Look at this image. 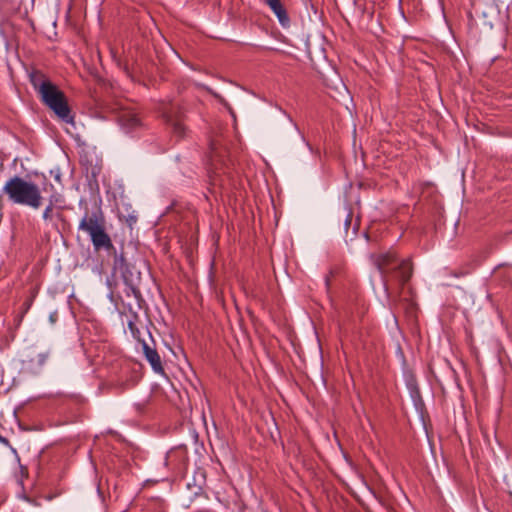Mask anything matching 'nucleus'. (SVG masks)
I'll return each mask as SVG.
<instances>
[{"label":"nucleus","instance_id":"obj_1","mask_svg":"<svg viewBox=\"0 0 512 512\" xmlns=\"http://www.w3.org/2000/svg\"><path fill=\"white\" fill-rule=\"evenodd\" d=\"M29 78L41 101L57 118L67 124H74V116L64 93L40 71H32Z\"/></svg>","mask_w":512,"mask_h":512},{"label":"nucleus","instance_id":"obj_2","mask_svg":"<svg viewBox=\"0 0 512 512\" xmlns=\"http://www.w3.org/2000/svg\"><path fill=\"white\" fill-rule=\"evenodd\" d=\"M29 78L41 101L57 118L67 124H74V116L64 93L40 71H32Z\"/></svg>","mask_w":512,"mask_h":512},{"label":"nucleus","instance_id":"obj_3","mask_svg":"<svg viewBox=\"0 0 512 512\" xmlns=\"http://www.w3.org/2000/svg\"><path fill=\"white\" fill-rule=\"evenodd\" d=\"M373 263L381 274L383 289L387 297L390 296L389 282L396 278L400 285L409 281L412 275V266L409 260H399L392 252L372 256Z\"/></svg>","mask_w":512,"mask_h":512},{"label":"nucleus","instance_id":"obj_4","mask_svg":"<svg viewBox=\"0 0 512 512\" xmlns=\"http://www.w3.org/2000/svg\"><path fill=\"white\" fill-rule=\"evenodd\" d=\"M2 194L17 205H24L37 209L42 204V195L39 187L20 176L11 177L3 186Z\"/></svg>","mask_w":512,"mask_h":512},{"label":"nucleus","instance_id":"obj_5","mask_svg":"<svg viewBox=\"0 0 512 512\" xmlns=\"http://www.w3.org/2000/svg\"><path fill=\"white\" fill-rule=\"evenodd\" d=\"M105 226V221L101 213L86 214L79 224V229L85 231L89 235Z\"/></svg>","mask_w":512,"mask_h":512},{"label":"nucleus","instance_id":"obj_6","mask_svg":"<svg viewBox=\"0 0 512 512\" xmlns=\"http://www.w3.org/2000/svg\"><path fill=\"white\" fill-rule=\"evenodd\" d=\"M119 122L124 130L130 132L141 125L138 114L131 109H125L119 116Z\"/></svg>","mask_w":512,"mask_h":512},{"label":"nucleus","instance_id":"obj_7","mask_svg":"<svg viewBox=\"0 0 512 512\" xmlns=\"http://www.w3.org/2000/svg\"><path fill=\"white\" fill-rule=\"evenodd\" d=\"M142 350L153 371L158 374H163L164 369L158 352L144 341L142 342Z\"/></svg>","mask_w":512,"mask_h":512},{"label":"nucleus","instance_id":"obj_8","mask_svg":"<svg viewBox=\"0 0 512 512\" xmlns=\"http://www.w3.org/2000/svg\"><path fill=\"white\" fill-rule=\"evenodd\" d=\"M92 244L96 250L106 249L110 250L113 248L112 241L109 235L105 232V226L96 232L89 235Z\"/></svg>","mask_w":512,"mask_h":512},{"label":"nucleus","instance_id":"obj_9","mask_svg":"<svg viewBox=\"0 0 512 512\" xmlns=\"http://www.w3.org/2000/svg\"><path fill=\"white\" fill-rule=\"evenodd\" d=\"M265 3L274 12V14L278 18L280 24L283 27H286L289 25V22H290L289 17H288L286 10L280 0H265Z\"/></svg>","mask_w":512,"mask_h":512},{"label":"nucleus","instance_id":"obj_10","mask_svg":"<svg viewBox=\"0 0 512 512\" xmlns=\"http://www.w3.org/2000/svg\"><path fill=\"white\" fill-rule=\"evenodd\" d=\"M59 198H60V195H52L50 198H49V204L47 205V207L44 209L43 211V219L45 221H48V220H51L52 217H53V207L54 205L59 201Z\"/></svg>","mask_w":512,"mask_h":512},{"label":"nucleus","instance_id":"obj_11","mask_svg":"<svg viewBox=\"0 0 512 512\" xmlns=\"http://www.w3.org/2000/svg\"><path fill=\"white\" fill-rule=\"evenodd\" d=\"M165 117L167 121L172 125L173 132L179 136H183L185 131L184 124L178 119H173L172 116L168 114H165Z\"/></svg>","mask_w":512,"mask_h":512},{"label":"nucleus","instance_id":"obj_12","mask_svg":"<svg viewBox=\"0 0 512 512\" xmlns=\"http://www.w3.org/2000/svg\"><path fill=\"white\" fill-rule=\"evenodd\" d=\"M38 358H39V363H41V364H42V363H44V362H45V360H46V355H44V354H40V355H38Z\"/></svg>","mask_w":512,"mask_h":512},{"label":"nucleus","instance_id":"obj_13","mask_svg":"<svg viewBox=\"0 0 512 512\" xmlns=\"http://www.w3.org/2000/svg\"><path fill=\"white\" fill-rule=\"evenodd\" d=\"M350 223H351V216H350V215H348V217H347V219H346V221H345V225H346V227H348V226L350 225Z\"/></svg>","mask_w":512,"mask_h":512},{"label":"nucleus","instance_id":"obj_14","mask_svg":"<svg viewBox=\"0 0 512 512\" xmlns=\"http://www.w3.org/2000/svg\"><path fill=\"white\" fill-rule=\"evenodd\" d=\"M0 442L8 444V440L0 435Z\"/></svg>","mask_w":512,"mask_h":512},{"label":"nucleus","instance_id":"obj_15","mask_svg":"<svg viewBox=\"0 0 512 512\" xmlns=\"http://www.w3.org/2000/svg\"><path fill=\"white\" fill-rule=\"evenodd\" d=\"M3 170V165L0 164V172Z\"/></svg>","mask_w":512,"mask_h":512}]
</instances>
